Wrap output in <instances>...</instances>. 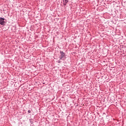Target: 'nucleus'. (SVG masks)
<instances>
[{"instance_id": "nucleus-2", "label": "nucleus", "mask_w": 126, "mask_h": 126, "mask_svg": "<svg viewBox=\"0 0 126 126\" xmlns=\"http://www.w3.org/2000/svg\"><path fill=\"white\" fill-rule=\"evenodd\" d=\"M4 23H5V22H4V19L2 18H0V24L1 25H4Z\"/></svg>"}, {"instance_id": "nucleus-4", "label": "nucleus", "mask_w": 126, "mask_h": 126, "mask_svg": "<svg viewBox=\"0 0 126 126\" xmlns=\"http://www.w3.org/2000/svg\"><path fill=\"white\" fill-rule=\"evenodd\" d=\"M28 113L29 114H30V113H31V110H28Z\"/></svg>"}, {"instance_id": "nucleus-1", "label": "nucleus", "mask_w": 126, "mask_h": 126, "mask_svg": "<svg viewBox=\"0 0 126 126\" xmlns=\"http://www.w3.org/2000/svg\"><path fill=\"white\" fill-rule=\"evenodd\" d=\"M60 53L61 54V56H60V60H59L58 63H61V60H63L64 61L65 60V57H64L65 54L63 51H61Z\"/></svg>"}, {"instance_id": "nucleus-3", "label": "nucleus", "mask_w": 126, "mask_h": 126, "mask_svg": "<svg viewBox=\"0 0 126 126\" xmlns=\"http://www.w3.org/2000/svg\"><path fill=\"white\" fill-rule=\"evenodd\" d=\"M63 5H66V3H67V2H68V0H63Z\"/></svg>"}]
</instances>
